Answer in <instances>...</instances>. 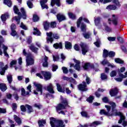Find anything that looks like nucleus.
<instances>
[{
  "instance_id": "nucleus-43",
  "label": "nucleus",
  "mask_w": 127,
  "mask_h": 127,
  "mask_svg": "<svg viewBox=\"0 0 127 127\" xmlns=\"http://www.w3.org/2000/svg\"><path fill=\"white\" fill-rule=\"evenodd\" d=\"M68 16L69 18H71V19H76V15L74 14V13L72 12H68Z\"/></svg>"
},
{
  "instance_id": "nucleus-19",
  "label": "nucleus",
  "mask_w": 127,
  "mask_h": 127,
  "mask_svg": "<svg viewBox=\"0 0 127 127\" xmlns=\"http://www.w3.org/2000/svg\"><path fill=\"white\" fill-rule=\"evenodd\" d=\"M54 86L52 83H49L47 86V91L51 94H54Z\"/></svg>"
},
{
  "instance_id": "nucleus-26",
  "label": "nucleus",
  "mask_w": 127,
  "mask_h": 127,
  "mask_svg": "<svg viewBox=\"0 0 127 127\" xmlns=\"http://www.w3.org/2000/svg\"><path fill=\"white\" fill-rule=\"evenodd\" d=\"M14 27V28H16V26L15 24H12L11 25V35H12V36H15L16 35V32L15 31V30H13V28Z\"/></svg>"
},
{
  "instance_id": "nucleus-49",
  "label": "nucleus",
  "mask_w": 127,
  "mask_h": 127,
  "mask_svg": "<svg viewBox=\"0 0 127 127\" xmlns=\"http://www.w3.org/2000/svg\"><path fill=\"white\" fill-rule=\"evenodd\" d=\"M27 4L29 8H32L33 7V4L30 1H27Z\"/></svg>"
},
{
  "instance_id": "nucleus-40",
  "label": "nucleus",
  "mask_w": 127,
  "mask_h": 127,
  "mask_svg": "<svg viewBox=\"0 0 127 127\" xmlns=\"http://www.w3.org/2000/svg\"><path fill=\"white\" fill-rule=\"evenodd\" d=\"M57 90L59 92H61V93H64V90H62V87H61V85L59 83H57Z\"/></svg>"
},
{
  "instance_id": "nucleus-42",
  "label": "nucleus",
  "mask_w": 127,
  "mask_h": 127,
  "mask_svg": "<svg viewBox=\"0 0 127 127\" xmlns=\"http://www.w3.org/2000/svg\"><path fill=\"white\" fill-rule=\"evenodd\" d=\"M7 79L9 84H11V82H12V75L11 74H8L7 76Z\"/></svg>"
},
{
  "instance_id": "nucleus-17",
  "label": "nucleus",
  "mask_w": 127,
  "mask_h": 127,
  "mask_svg": "<svg viewBox=\"0 0 127 127\" xmlns=\"http://www.w3.org/2000/svg\"><path fill=\"white\" fill-rule=\"evenodd\" d=\"M34 85L36 87V90L37 92H40L41 95L42 94V85L36 83H34Z\"/></svg>"
},
{
  "instance_id": "nucleus-58",
  "label": "nucleus",
  "mask_w": 127,
  "mask_h": 127,
  "mask_svg": "<svg viewBox=\"0 0 127 127\" xmlns=\"http://www.w3.org/2000/svg\"><path fill=\"white\" fill-rule=\"evenodd\" d=\"M54 61H58L59 60V56L58 55L53 56Z\"/></svg>"
},
{
  "instance_id": "nucleus-21",
  "label": "nucleus",
  "mask_w": 127,
  "mask_h": 127,
  "mask_svg": "<svg viewBox=\"0 0 127 127\" xmlns=\"http://www.w3.org/2000/svg\"><path fill=\"white\" fill-rule=\"evenodd\" d=\"M118 89L115 88L114 89H111L110 91V94L111 96V97H115V96H117V94H118Z\"/></svg>"
},
{
  "instance_id": "nucleus-29",
  "label": "nucleus",
  "mask_w": 127,
  "mask_h": 127,
  "mask_svg": "<svg viewBox=\"0 0 127 127\" xmlns=\"http://www.w3.org/2000/svg\"><path fill=\"white\" fill-rule=\"evenodd\" d=\"M102 27L103 28H102V29H105L106 31H108V32H111V31H112V28L107 26V24H106L105 23H103V25Z\"/></svg>"
},
{
  "instance_id": "nucleus-12",
  "label": "nucleus",
  "mask_w": 127,
  "mask_h": 127,
  "mask_svg": "<svg viewBox=\"0 0 127 127\" xmlns=\"http://www.w3.org/2000/svg\"><path fill=\"white\" fill-rule=\"evenodd\" d=\"M80 47L81 48L82 53L83 55H86V53H87V52L89 51V47H88V46L84 43H81Z\"/></svg>"
},
{
  "instance_id": "nucleus-44",
  "label": "nucleus",
  "mask_w": 127,
  "mask_h": 127,
  "mask_svg": "<svg viewBox=\"0 0 127 127\" xmlns=\"http://www.w3.org/2000/svg\"><path fill=\"white\" fill-rule=\"evenodd\" d=\"M86 24L82 23L81 24V27H80V29L81 31H82L83 32H85V31H86Z\"/></svg>"
},
{
  "instance_id": "nucleus-50",
  "label": "nucleus",
  "mask_w": 127,
  "mask_h": 127,
  "mask_svg": "<svg viewBox=\"0 0 127 127\" xmlns=\"http://www.w3.org/2000/svg\"><path fill=\"white\" fill-rule=\"evenodd\" d=\"M116 55V53L113 51H110L108 54V56L110 58L114 57V56Z\"/></svg>"
},
{
  "instance_id": "nucleus-41",
  "label": "nucleus",
  "mask_w": 127,
  "mask_h": 127,
  "mask_svg": "<svg viewBox=\"0 0 127 127\" xmlns=\"http://www.w3.org/2000/svg\"><path fill=\"white\" fill-rule=\"evenodd\" d=\"M44 24V27L45 29V30H47V29H48V28H49V25L50 24V23H49V22L46 21L45 22H44L43 23Z\"/></svg>"
},
{
  "instance_id": "nucleus-4",
  "label": "nucleus",
  "mask_w": 127,
  "mask_h": 127,
  "mask_svg": "<svg viewBox=\"0 0 127 127\" xmlns=\"http://www.w3.org/2000/svg\"><path fill=\"white\" fill-rule=\"evenodd\" d=\"M50 124L52 127H65L62 120H56L55 118H50Z\"/></svg>"
},
{
  "instance_id": "nucleus-62",
  "label": "nucleus",
  "mask_w": 127,
  "mask_h": 127,
  "mask_svg": "<svg viewBox=\"0 0 127 127\" xmlns=\"http://www.w3.org/2000/svg\"><path fill=\"white\" fill-rule=\"evenodd\" d=\"M109 61L106 60H104L103 61H102L101 62V64H102V65H107L108 66V64H109Z\"/></svg>"
},
{
  "instance_id": "nucleus-53",
  "label": "nucleus",
  "mask_w": 127,
  "mask_h": 127,
  "mask_svg": "<svg viewBox=\"0 0 127 127\" xmlns=\"http://www.w3.org/2000/svg\"><path fill=\"white\" fill-rule=\"evenodd\" d=\"M81 115L82 117H84V118H89L88 116V114H87V112L85 111H83L81 113Z\"/></svg>"
},
{
  "instance_id": "nucleus-22",
  "label": "nucleus",
  "mask_w": 127,
  "mask_h": 127,
  "mask_svg": "<svg viewBox=\"0 0 127 127\" xmlns=\"http://www.w3.org/2000/svg\"><path fill=\"white\" fill-rule=\"evenodd\" d=\"M48 61V57L45 56L42 61L43 67H48V62H47Z\"/></svg>"
},
{
  "instance_id": "nucleus-32",
  "label": "nucleus",
  "mask_w": 127,
  "mask_h": 127,
  "mask_svg": "<svg viewBox=\"0 0 127 127\" xmlns=\"http://www.w3.org/2000/svg\"><path fill=\"white\" fill-rule=\"evenodd\" d=\"M117 6H116L115 5H109L107 6L106 9H108V10H115V9H116Z\"/></svg>"
},
{
  "instance_id": "nucleus-15",
  "label": "nucleus",
  "mask_w": 127,
  "mask_h": 127,
  "mask_svg": "<svg viewBox=\"0 0 127 127\" xmlns=\"http://www.w3.org/2000/svg\"><path fill=\"white\" fill-rule=\"evenodd\" d=\"M74 63L76 64L74 66V69L75 70H77V71H80L81 70V66L80 65V61L76 60V59H73Z\"/></svg>"
},
{
  "instance_id": "nucleus-61",
  "label": "nucleus",
  "mask_w": 127,
  "mask_h": 127,
  "mask_svg": "<svg viewBox=\"0 0 127 127\" xmlns=\"http://www.w3.org/2000/svg\"><path fill=\"white\" fill-rule=\"evenodd\" d=\"M116 38L114 37H109L108 38V40L109 41H115L116 40Z\"/></svg>"
},
{
  "instance_id": "nucleus-1",
  "label": "nucleus",
  "mask_w": 127,
  "mask_h": 127,
  "mask_svg": "<svg viewBox=\"0 0 127 127\" xmlns=\"http://www.w3.org/2000/svg\"><path fill=\"white\" fill-rule=\"evenodd\" d=\"M109 104L112 107V112H111L112 115L113 116H120V119L118 122V124H122V126H123V127H127V122L126 121L125 117L124 116V115H123L122 113L118 112L117 109H115L116 107H117V104H116V103L112 101H110Z\"/></svg>"
},
{
  "instance_id": "nucleus-55",
  "label": "nucleus",
  "mask_w": 127,
  "mask_h": 127,
  "mask_svg": "<svg viewBox=\"0 0 127 127\" xmlns=\"http://www.w3.org/2000/svg\"><path fill=\"white\" fill-rule=\"evenodd\" d=\"M20 27H21V28H22V29H24L25 30H27V27H26L25 25H24L23 23L22 22L21 23Z\"/></svg>"
},
{
  "instance_id": "nucleus-25",
  "label": "nucleus",
  "mask_w": 127,
  "mask_h": 127,
  "mask_svg": "<svg viewBox=\"0 0 127 127\" xmlns=\"http://www.w3.org/2000/svg\"><path fill=\"white\" fill-rule=\"evenodd\" d=\"M20 11L22 13V17L23 19H26V17H27V16L26 15V12H25V10L23 7L21 8Z\"/></svg>"
},
{
  "instance_id": "nucleus-54",
  "label": "nucleus",
  "mask_w": 127,
  "mask_h": 127,
  "mask_svg": "<svg viewBox=\"0 0 127 127\" xmlns=\"http://www.w3.org/2000/svg\"><path fill=\"white\" fill-rule=\"evenodd\" d=\"M117 75V71L116 70H113L110 73L111 77H115Z\"/></svg>"
},
{
  "instance_id": "nucleus-46",
  "label": "nucleus",
  "mask_w": 127,
  "mask_h": 127,
  "mask_svg": "<svg viewBox=\"0 0 127 127\" xmlns=\"http://www.w3.org/2000/svg\"><path fill=\"white\" fill-rule=\"evenodd\" d=\"M103 56L104 58H107V56H109V52L107 50H104L103 51Z\"/></svg>"
},
{
  "instance_id": "nucleus-2",
  "label": "nucleus",
  "mask_w": 127,
  "mask_h": 127,
  "mask_svg": "<svg viewBox=\"0 0 127 127\" xmlns=\"http://www.w3.org/2000/svg\"><path fill=\"white\" fill-rule=\"evenodd\" d=\"M62 103L59 104L56 107V110L58 114H62V115H65V113L62 111V110L65 109L68 105V102L66 99H64L63 97L61 96Z\"/></svg>"
},
{
  "instance_id": "nucleus-14",
  "label": "nucleus",
  "mask_w": 127,
  "mask_h": 127,
  "mask_svg": "<svg viewBox=\"0 0 127 127\" xmlns=\"http://www.w3.org/2000/svg\"><path fill=\"white\" fill-rule=\"evenodd\" d=\"M64 80H66V81H69L71 83V84H70V87L71 88H74V86L73 85V84H77L75 79H74L72 77L68 78V77H64Z\"/></svg>"
},
{
  "instance_id": "nucleus-11",
  "label": "nucleus",
  "mask_w": 127,
  "mask_h": 127,
  "mask_svg": "<svg viewBox=\"0 0 127 127\" xmlns=\"http://www.w3.org/2000/svg\"><path fill=\"white\" fill-rule=\"evenodd\" d=\"M28 109V114H30V113H32L33 112V110L32 109V107L29 105L26 104L25 106L24 105H21L20 106V109L22 112H26V108Z\"/></svg>"
},
{
  "instance_id": "nucleus-60",
  "label": "nucleus",
  "mask_w": 127,
  "mask_h": 127,
  "mask_svg": "<svg viewBox=\"0 0 127 127\" xmlns=\"http://www.w3.org/2000/svg\"><path fill=\"white\" fill-rule=\"evenodd\" d=\"M21 95L22 96H24V97L26 96V93L25 92V89H24V88L21 89Z\"/></svg>"
},
{
  "instance_id": "nucleus-48",
  "label": "nucleus",
  "mask_w": 127,
  "mask_h": 127,
  "mask_svg": "<svg viewBox=\"0 0 127 127\" xmlns=\"http://www.w3.org/2000/svg\"><path fill=\"white\" fill-rule=\"evenodd\" d=\"M93 100H94V96H90L87 99L86 101L88 102V103L92 104V103H93Z\"/></svg>"
},
{
  "instance_id": "nucleus-63",
  "label": "nucleus",
  "mask_w": 127,
  "mask_h": 127,
  "mask_svg": "<svg viewBox=\"0 0 127 127\" xmlns=\"http://www.w3.org/2000/svg\"><path fill=\"white\" fill-rule=\"evenodd\" d=\"M16 63H17L16 61H15V60L12 61L10 63V67H12V66H13V65H15V64H16Z\"/></svg>"
},
{
  "instance_id": "nucleus-16",
  "label": "nucleus",
  "mask_w": 127,
  "mask_h": 127,
  "mask_svg": "<svg viewBox=\"0 0 127 127\" xmlns=\"http://www.w3.org/2000/svg\"><path fill=\"white\" fill-rule=\"evenodd\" d=\"M100 20H101V18L100 17H98L96 18H95L94 19V22L95 23V25L97 26L98 28H104L101 25V24L100 23Z\"/></svg>"
},
{
  "instance_id": "nucleus-9",
  "label": "nucleus",
  "mask_w": 127,
  "mask_h": 127,
  "mask_svg": "<svg viewBox=\"0 0 127 127\" xmlns=\"http://www.w3.org/2000/svg\"><path fill=\"white\" fill-rule=\"evenodd\" d=\"M105 108L107 109V112L105 111V110L102 109L100 110V115H105V116H113V114L111 112H110V111H111V107L110 105H105Z\"/></svg>"
},
{
  "instance_id": "nucleus-45",
  "label": "nucleus",
  "mask_w": 127,
  "mask_h": 127,
  "mask_svg": "<svg viewBox=\"0 0 127 127\" xmlns=\"http://www.w3.org/2000/svg\"><path fill=\"white\" fill-rule=\"evenodd\" d=\"M115 61L116 63H119V64H123L124 61L122 60L120 58H116L115 59Z\"/></svg>"
},
{
  "instance_id": "nucleus-7",
  "label": "nucleus",
  "mask_w": 127,
  "mask_h": 127,
  "mask_svg": "<svg viewBox=\"0 0 127 127\" xmlns=\"http://www.w3.org/2000/svg\"><path fill=\"white\" fill-rule=\"evenodd\" d=\"M13 11L16 14L18 15V16H15L14 17L13 19L15 21H16L17 23L18 24H19V22L20 21V18H21V13L19 12V10L18 9V8H17V6H14L13 8Z\"/></svg>"
},
{
  "instance_id": "nucleus-33",
  "label": "nucleus",
  "mask_w": 127,
  "mask_h": 127,
  "mask_svg": "<svg viewBox=\"0 0 127 127\" xmlns=\"http://www.w3.org/2000/svg\"><path fill=\"white\" fill-rule=\"evenodd\" d=\"M0 89L1 91L2 92H4V91H6V89L7 88L6 87V85L4 83H0Z\"/></svg>"
},
{
  "instance_id": "nucleus-37",
  "label": "nucleus",
  "mask_w": 127,
  "mask_h": 127,
  "mask_svg": "<svg viewBox=\"0 0 127 127\" xmlns=\"http://www.w3.org/2000/svg\"><path fill=\"white\" fill-rule=\"evenodd\" d=\"M14 119L18 125H20V124H21V120H20V118L17 117L16 115L14 116Z\"/></svg>"
},
{
  "instance_id": "nucleus-52",
  "label": "nucleus",
  "mask_w": 127,
  "mask_h": 127,
  "mask_svg": "<svg viewBox=\"0 0 127 127\" xmlns=\"http://www.w3.org/2000/svg\"><path fill=\"white\" fill-rule=\"evenodd\" d=\"M33 20L35 22L36 21H38V20H39V17H38V16H37V15H34L33 17Z\"/></svg>"
},
{
  "instance_id": "nucleus-57",
  "label": "nucleus",
  "mask_w": 127,
  "mask_h": 127,
  "mask_svg": "<svg viewBox=\"0 0 127 127\" xmlns=\"http://www.w3.org/2000/svg\"><path fill=\"white\" fill-rule=\"evenodd\" d=\"M6 113V109L0 108V114H5Z\"/></svg>"
},
{
  "instance_id": "nucleus-18",
  "label": "nucleus",
  "mask_w": 127,
  "mask_h": 127,
  "mask_svg": "<svg viewBox=\"0 0 127 127\" xmlns=\"http://www.w3.org/2000/svg\"><path fill=\"white\" fill-rule=\"evenodd\" d=\"M86 87V82H83V84H80L78 86V89L80 91H87L88 89H87Z\"/></svg>"
},
{
  "instance_id": "nucleus-35",
  "label": "nucleus",
  "mask_w": 127,
  "mask_h": 127,
  "mask_svg": "<svg viewBox=\"0 0 127 127\" xmlns=\"http://www.w3.org/2000/svg\"><path fill=\"white\" fill-rule=\"evenodd\" d=\"M102 124V123L99 122V121H95L94 122H93L92 124H90L89 125V126H90V127H96L97 126H99V125H101Z\"/></svg>"
},
{
  "instance_id": "nucleus-8",
  "label": "nucleus",
  "mask_w": 127,
  "mask_h": 127,
  "mask_svg": "<svg viewBox=\"0 0 127 127\" xmlns=\"http://www.w3.org/2000/svg\"><path fill=\"white\" fill-rule=\"evenodd\" d=\"M99 65L98 64H90V63H85L83 66L84 70H89V69H95V68H97Z\"/></svg>"
},
{
  "instance_id": "nucleus-6",
  "label": "nucleus",
  "mask_w": 127,
  "mask_h": 127,
  "mask_svg": "<svg viewBox=\"0 0 127 127\" xmlns=\"http://www.w3.org/2000/svg\"><path fill=\"white\" fill-rule=\"evenodd\" d=\"M46 81H48V80H50L51 79V73L48 71H41V73H37L36 76L37 77H39L40 79H43V76Z\"/></svg>"
},
{
  "instance_id": "nucleus-34",
  "label": "nucleus",
  "mask_w": 127,
  "mask_h": 127,
  "mask_svg": "<svg viewBox=\"0 0 127 127\" xmlns=\"http://www.w3.org/2000/svg\"><path fill=\"white\" fill-rule=\"evenodd\" d=\"M65 47L66 49H71L72 48V44L69 42H65Z\"/></svg>"
},
{
  "instance_id": "nucleus-64",
  "label": "nucleus",
  "mask_w": 127,
  "mask_h": 127,
  "mask_svg": "<svg viewBox=\"0 0 127 127\" xmlns=\"http://www.w3.org/2000/svg\"><path fill=\"white\" fill-rule=\"evenodd\" d=\"M102 101L103 102H104V103H109V99L107 98V97H104L102 99Z\"/></svg>"
},
{
  "instance_id": "nucleus-10",
  "label": "nucleus",
  "mask_w": 127,
  "mask_h": 127,
  "mask_svg": "<svg viewBox=\"0 0 127 127\" xmlns=\"http://www.w3.org/2000/svg\"><path fill=\"white\" fill-rule=\"evenodd\" d=\"M26 63L27 66H30L34 64V59H33V56H32V55L29 54L27 56Z\"/></svg>"
},
{
  "instance_id": "nucleus-24",
  "label": "nucleus",
  "mask_w": 127,
  "mask_h": 127,
  "mask_svg": "<svg viewBox=\"0 0 127 127\" xmlns=\"http://www.w3.org/2000/svg\"><path fill=\"white\" fill-rule=\"evenodd\" d=\"M55 3L57 4V6H60V5H61V4H60V0H51V4L52 6H54Z\"/></svg>"
},
{
  "instance_id": "nucleus-36",
  "label": "nucleus",
  "mask_w": 127,
  "mask_h": 127,
  "mask_svg": "<svg viewBox=\"0 0 127 127\" xmlns=\"http://www.w3.org/2000/svg\"><path fill=\"white\" fill-rule=\"evenodd\" d=\"M33 34H34V35H37L38 36L41 34V33H40V31H39L37 28H34Z\"/></svg>"
},
{
  "instance_id": "nucleus-3",
  "label": "nucleus",
  "mask_w": 127,
  "mask_h": 127,
  "mask_svg": "<svg viewBox=\"0 0 127 127\" xmlns=\"http://www.w3.org/2000/svg\"><path fill=\"white\" fill-rule=\"evenodd\" d=\"M2 42H3V40L2 39V37L0 36V55H2V51L1 50V48L3 49V53L7 58H9V55L7 53V49H8V47L7 46L2 44Z\"/></svg>"
},
{
  "instance_id": "nucleus-38",
  "label": "nucleus",
  "mask_w": 127,
  "mask_h": 127,
  "mask_svg": "<svg viewBox=\"0 0 127 127\" xmlns=\"http://www.w3.org/2000/svg\"><path fill=\"white\" fill-rule=\"evenodd\" d=\"M101 79L104 81H106L108 79V75L105 73H101Z\"/></svg>"
},
{
  "instance_id": "nucleus-56",
  "label": "nucleus",
  "mask_w": 127,
  "mask_h": 127,
  "mask_svg": "<svg viewBox=\"0 0 127 127\" xmlns=\"http://www.w3.org/2000/svg\"><path fill=\"white\" fill-rule=\"evenodd\" d=\"M62 70L63 71V73H64V74H67L68 73V69L66 67H63Z\"/></svg>"
},
{
  "instance_id": "nucleus-31",
  "label": "nucleus",
  "mask_w": 127,
  "mask_h": 127,
  "mask_svg": "<svg viewBox=\"0 0 127 127\" xmlns=\"http://www.w3.org/2000/svg\"><path fill=\"white\" fill-rule=\"evenodd\" d=\"M7 65H5V66L2 67L0 70V75H4V73H5V70H7Z\"/></svg>"
},
{
  "instance_id": "nucleus-5",
  "label": "nucleus",
  "mask_w": 127,
  "mask_h": 127,
  "mask_svg": "<svg viewBox=\"0 0 127 127\" xmlns=\"http://www.w3.org/2000/svg\"><path fill=\"white\" fill-rule=\"evenodd\" d=\"M47 36L48 37L47 38V42H48V43H49V42L52 43V42H53V38H55V39H59V38H60L58 34L54 33L53 34L51 32L47 33ZM52 36L53 38H52Z\"/></svg>"
},
{
  "instance_id": "nucleus-27",
  "label": "nucleus",
  "mask_w": 127,
  "mask_h": 127,
  "mask_svg": "<svg viewBox=\"0 0 127 127\" xmlns=\"http://www.w3.org/2000/svg\"><path fill=\"white\" fill-rule=\"evenodd\" d=\"M0 17L2 21H5L9 17V15L7 13H6L2 15Z\"/></svg>"
},
{
  "instance_id": "nucleus-39",
  "label": "nucleus",
  "mask_w": 127,
  "mask_h": 127,
  "mask_svg": "<svg viewBox=\"0 0 127 127\" xmlns=\"http://www.w3.org/2000/svg\"><path fill=\"white\" fill-rule=\"evenodd\" d=\"M3 3L7 5L9 7H10V6H11V1H10V0H4Z\"/></svg>"
},
{
  "instance_id": "nucleus-47",
  "label": "nucleus",
  "mask_w": 127,
  "mask_h": 127,
  "mask_svg": "<svg viewBox=\"0 0 127 127\" xmlns=\"http://www.w3.org/2000/svg\"><path fill=\"white\" fill-rule=\"evenodd\" d=\"M82 20H83V18L82 17H79L77 21V27H80Z\"/></svg>"
},
{
  "instance_id": "nucleus-23",
  "label": "nucleus",
  "mask_w": 127,
  "mask_h": 127,
  "mask_svg": "<svg viewBox=\"0 0 127 127\" xmlns=\"http://www.w3.org/2000/svg\"><path fill=\"white\" fill-rule=\"evenodd\" d=\"M57 19L59 21H62V20H65L66 19V17L62 14H58L57 16Z\"/></svg>"
},
{
  "instance_id": "nucleus-51",
  "label": "nucleus",
  "mask_w": 127,
  "mask_h": 127,
  "mask_svg": "<svg viewBox=\"0 0 127 127\" xmlns=\"http://www.w3.org/2000/svg\"><path fill=\"white\" fill-rule=\"evenodd\" d=\"M125 71H126V67L123 66L121 68V69H118V72L119 74H121V73H124V72H125Z\"/></svg>"
},
{
  "instance_id": "nucleus-59",
  "label": "nucleus",
  "mask_w": 127,
  "mask_h": 127,
  "mask_svg": "<svg viewBox=\"0 0 127 127\" xmlns=\"http://www.w3.org/2000/svg\"><path fill=\"white\" fill-rule=\"evenodd\" d=\"M90 35H91V34H89V33L83 34L84 37L86 39H88V38H90Z\"/></svg>"
},
{
  "instance_id": "nucleus-30",
  "label": "nucleus",
  "mask_w": 127,
  "mask_h": 127,
  "mask_svg": "<svg viewBox=\"0 0 127 127\" xmlns=\"http://www.w3.org/2000/svg\"><path fill=\"white\" fill-rule=\"evenodd\" d=\"M53 47L55 49H58L59 48L60 49H62V43H56L54 44Z\"/></svg>"
},
{
  "instance_id": "nucleus-28",
  "label": "nucleus",
  "mask_w": 127,
  "mask_h": 127,
  "mask_svg": "<svg viewBox=\"0 0 127 127\" xmlns=\"http://www.w3.org/2000/svg\"><path fill=\"white\" fill-rule=\"evenodd\" d=\"M29 48L31 50V51H32V52H34V53H37L38 48L35 47L33 44H31L29 46Z\"/></svg>"
},
{
  "instance_id": "nucleus-13",
  "label": "nucleus",
  "mask_w": 127,
  "mask_h": 127,
  "mask_svg": "<svg viewBox=\"0 0 127 127\" xmlns=\"http://www.w3.org/2000/svg\"><path fill=\"white\" fill-rule=\"evenodd\" d=\"M119 77L121 78H115V80L117 82H122L123 81V79H125L127 77V71L125 73V75L122 73H119Z\"/></svg>"
},
{
  "instance_id": "nucleus-20",
  "label": "nucleus",
  "mask_w": 127,
  "mask_h": 127,
  "mask_svg": "<svg viewBox=\"0 0 127 127\" xmlns=\"http://www.w3.org/2000/svg\"><path fill=\"white\" fill-rule=\"evenodd\" d=\"M47 2V0H41L40 1L41 5L43 9H44V8L48 9V6L47 5L45 4Z\"/></svg>"
}]
</instances>
